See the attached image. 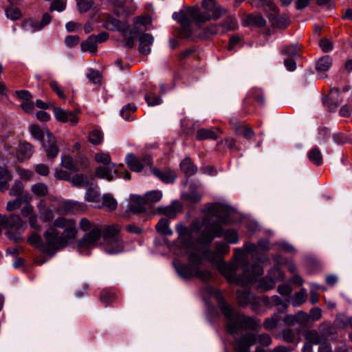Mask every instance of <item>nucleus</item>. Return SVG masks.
Here are the masks:
<instances>
[{
	"mask_svg": "<svg viewBox=\"0 0 352 352\" xmlns=\"http://www.w3.org/2000/svg\"><path fill=\"white\" fill-rule=\"evenodd\" d=\"M300 50V47L295 43L283 46L281 49V53L288 57L296 58L299 56Z\"/></svg>",
	"mask_w": 352,
	"mask_h": 352,
	"instance_id": "33",
	"label": "nucleus"
},
{
	"mask_svg": "<svg viewBox=\"0 0 352 352\" xmlns=\"http://www.w3.org/2000/svg\"><path fill=\"white\" fill-rule=\"evenodd\" d=\"M257 342L262 346H267L272 344V340L270 336L267 333L256 335L247 333L238 338H235L232 345L236 352H250L251 346Z\"/></svg>",
	"mask_w": 352,
	"mask_h": 352,
	"instance_id": "7",
	"label": "nucleus"
},
{
	"mask_svg": "<svg viewBox=\"0 0 352 352\" xmlns=\"http://www.w3.org/2000/svg\"><path fill=\"white\" fill-rule=\"evenodd\" d=\"M136 110V107L131 104H128L122 107L120 111V116L125 120H129L131 112H134Z\"/></svg>",
	"mask_w": 352,
	"mask_h": 352,
	"instance_id": "62",
	"label": "nucleus"
},
{
	"mask_svg": "<svg viewBox=\"0 0 352 352\" xmlns=\"http://www.w3.org/2000/svg\"><path fill=\"white\" fill-rule=\"evenodd\" d=\"M51 21L52 16L48 13H45L43 15L41 21L33 19L25 20L22 24V28L25 31L33 33L42 30L45 26L48 25Z\"/></svg>",
	"mask_w": 352,
	"mask_h": 352,
	"instance_id": "12",
	"label": "nucleus"
},
{
	"mask_svg": "<svg viewBox=\"0 0 352 352\" xmlns=\"http://www.w3.org/2000/svg\"><path fill=\"white\" fill-rule=\"evenodd\" d=\"M181 170L187 175H192L197 171V167L194 166L191 160L185 158L180 164Z\"/></svg>",
	"mask_w": 352,
	"mask_h": 352,
	"instance_id": "34",
	"label": "nucleus"
},
{
	"mask_svg": "<svg viewBox=\"0 0 352 352\" xmlns=\"http://www.w3.org/2000/svg\"><path fill=\"white\" fill-rule=\"evenodd\" d=\"M237 300L239 305L242 307H247L250 305L251 309L254 312L259 311L260 300L258 296L251 294L249 291L237 292Z\"/></svg>",
	"mask_w": 352,
	"mask_h": 352,
	"instance_id": "9",
	"label": "nucleus"
},
{
	"mask_svg": "<svg viewBox=\"0 0 352 352\" xmlns=\"http://www.w3.org/2000/svg\"><path fill=\"white\" fill-rule=\"evenodd\" d=\"M124 36L123 45L129 48L133 47L135 40V36L138 34L137 28L135 26L133 28L128 31L127 28L122 32Z\"/></svg>",
	"mask_w": 352,
	"mask_h": 352,
	"instance_id": "26",
	"label": "nucleus"
},
{
	"mask_svg": "<svg viewBox=\"0 0 352 352\" xmlns=\"http://www.w3.org/2000/svg\"><path fill=\"white\" fill-rule=\"evenodd\" d=\"M196 139L197 140H216L217 135L212 129L202 128L197 131Z\"/></svg>",
	"mask_w": 352,
	"mask_h": 352,
	"instance_id": "32",
	"label": "nucleus"
},
{
	"mask_svg": "<svg viewBox=\"0 0 352 352\" xmlns=\"http://www.w3.org/2000/svg\"><path fill=\"white\" fill-rule=\"evenodd\" d=\"M306 340L311 344H321L325 341L324 335L319 333L315 330L309 331L305 335Z\"/></svg>",
	"mask_w": 352,
	"mask_h": 352,
	"instance_id": "29",
	"label": "nucleus"
},
{
	"mask_svg": "<svg viewBox=\"0 0 352 352\" xmlns=\"http://www.w3.org/2000/svg\"><path fill=\"white\" fill-rule=\"evenodd\" d=\"M102 250L108 254H118L124 250V241L122 238L109 239L103 243Z\"/></svg>",
	"mask_w": 352,
	"mask_h": 352,
	"instance_id": "14",
	"label": "nucleus"
},
{
	"mask_svg": "<svg viewBox=\"0 0 352 352\" xmlns=\"http://www.w3.org/2000/svg\"><path fill=\"white\" fill-rule=\"evenodd\" d=\"M102 206L109 211L114 210L117 207L116 200L109 195H105L102 199Z\"/></svg>",
	"mask_w": 352,
	"mask_h": 352,
	"instance_id": "47",
	"label": "nucleus"
},
{
	"mask_svg": "<svg viewBox=\"0 0 352 352\" xmlns=\"http://www.w3.org/2000/svg\"><path fill=\"white\" fill-rule=\"evenodd\" d=\"M267 3L273 12L269 16V19L272 25L278 28H285L289 23L288 16L285 14H278L276 6L271 1H268Z\"/></svg>",
	"mask_w": 352,
	"mask_h": 352,
	"instance_id": "11",
	"label": "nucleus"
},
{
	"mask_svg": "<svg viewBox=\"0 0 352 352\" xmlns=\"http://www.w3.org/2000/svg\"><path fill=\"white\" fill-rule=\"evenodd\" d=\"M41 142L44 149L47 147H49V146L57 143V140L56 137L51 132H50L48 130H46L45 136L41 140Z\"/></svg>",
	"mask_w": 352,
	"mask_h": 352,
	"instance_id": "49",
	"label": "nucleus"
},
{
	"mask_svg": "<svg viewBox=\"0 0 352 352\" xmlns=\"http://www.w3.org/2000/svg\"><path fill=\"white\" fill-rule=\"evenodd\" d=\"M271 301L274 306L278 307L280 311H284L288 306V302L283 300L278 296H273Z\"/></svg>",
	"mask_w": 352,
	"mask_h": 352,
	"instance_id": "57",
	"label": "nucleus"
},
{
	"mask_svg": "<svg viewBox=\"0 0 352 352\" xmlns=\"http://www.w3.org/2000/svg\"><path fill=\"white\" fill-rule=\"evenodd\" d=\"M33 154V146L28 142H23L20 144L17 152V156L20 160H25L30 159Z\"/></svg>",
	"mask_w": 352,
	"mask_h": 352,
	"instance_id": "24",
	"label": "nucleus"
},
{
	"mask_svg": "<svg viewBox=\"0 0 352 352\" xmlns=\"http://www.w3.org/2000/svg\"><path fill=\"white\" fill-rule=\"evenodd\" d=\"M30 131L32 137L37 140L41 141L45 136V131H43L37 125L31 126L30 127Z\"/></svg>",
	"mask_w": 352,
	"mask_h": 352,
	"instance_id": "61",
	"label": "nucleus"
},
{
	"mask_svg": "<svg viewBox=\"0 0 352 352\" xmlns=\"http://www.w3.org/2000/svg\"><path fill=\"white\" fill-rule=\"evenodd\" d=\"M234 209L221 204H212L207 208V214L203 218L204 227L199 241L204 245H209L214 237L224 236L228 243L236 244L239 241L238 233L234 229L223 230V224L228 223V217Z\"/></svg>",
	"mask_w": 352,
	"mask_h": 352,
	"instance_id": "2",
	"label": "nucleus"
},
{
	"mask_svg": "<svg viewBox=\"0 0 352 352\" xmlns=\"http://www.w3.org/2000/svg\"><path fill=\"white\" fill-rule=\"evenodd\" d=\"M77 7L80 12H85L93 9L94 3L92 0H78Z\"/></svg>",
	"mask_w": 352,
	"mask_h": 352,
	"instance_id": "51",
	"label": "nucleus"
},
{
	"mask_svg": "<svg viewBox=\"0 0 352 352\" xmlns=\"http://www.w3.org/2000/svg\"><path fill=\"white\" fill-rule=\"evenodd\" d=\"M116 299V295L114 293L109 290H103L101 292L100 300L102 303L108 305L113 302Z\"/></svg>",
	"mask_w": 352,
	"mask_h": 352,
	"instance_id": "59",
	"label": "nucleus"
},
{
	"mask_svg": "<svg viewBox=\"0 0 352 352\" xmlns=\"http://www.w3.org/2000/svg\"><path fill=\"white\" fill-rule=\"evenodd\" d=\"M169 223L170 221L168 219H161L155 226V228L158 233L162 235L171 236L173 234V232L169 227Z\"/></svg>",
	"mask_w": 352,
	"mask_h": 352,
	"instance_id": "27",
	"label": "nucleus"
},
{
	"mask_svg": "<svg viewBox=\"0 0 352 352\" xmlns=\"http://www.w3.org/2000/svg\"><path fill=\"white\" fill-rule=\"evenodd\" d=\"M145 100L148 106L159 105L162 102L161 98L154 94H146L145 96Z\"/></svg>",
	"mask_w": 352,
	"mask_h": 352,
	"instance_id": "63",
	"label": "nucleus"
},
{
	"mask_svg": "<svg viewBox=\"0 0 352 352\" xmlns=\"http://www.w3.org/2000/svg\"><path fill=\"white\" fill-rule=\"evenodd\" d=\"M24 186L21 181L16 180L14 182V185L10 190V196H20L23 191Z\"/></svg>",
	"mask_w": 352,
	"mask_h": 352,
	"instance_id": "54",
	"label": "nucleus"
},
{
	"mask_svg": "<svg viewBox=\"0 0 352 352\" xmlns=\"http://www.w3.org/2000/svg\"><path fill=\"white\" fill-rule=\"evenodd\" d=\"M106 28L111 30L123 32L127 28V25L118 19L111 18L106 23Z\"/></svg>",
	"mask_w": 352,
	"mask_h": 352,
	"instance_id": "36",
	"label": "nucleus"
},
{
	"mask_svg": "<svg viewBox=\"0 0 352 352\" xmlns=\"http://www.w3.org/2000/svg\"><path fill=\"white\" fill-rule=\"evenodd\" d=\"M308 158L314 164L320 166L322 164V155L318 148H314L308 153Z\"/></svg>",
	"mask_w": 352,
	"mask_h": 352,
	"instance_id": "38",
	"label": "nucleus"
},
{
	"mask_svg": "<svg viewBox=\"0 0 352 352\" xmlns=\"http://www.w3.org/2000/svg\"><path fill=\"white\" fill-rule=\"evenodd\" d=\"M307 300V293L305 289L296 292L292 300V304L294 307H297L304 303Z\"/></svg>",
	"mask_w": 352,
	"mask_h": 352,
	"instance_id": "45",
	"label": "nucleus"
},
{
	"mask_svg": "<svg viewBox=\"0 0 352 352\" xmlns=\"http://www.w3.org/2000/svg\"><path fill=\"white\" fill-rule=\"evenodd\" d=\"M214 251L206 250L204 252V256L218 267L230 283L247 286L263 275V267L258 264L250 265L245 260V253L241 249L234 250L236 261L228 264L226 263L221 257L229 252V245L224 242H217Z\"/></svg>",
	"mask_w": 352,
	"mask_h": 352,
	"instance_id": "1",
	"label": "nucleus"
},
{
	"mask_svg": "<svg viewBox=\"0 0 352 352\" xmlns=\"http://www.w3.org/2000/svg\"><path fill=\"white\" fill-rule=\"evenodd\" d=\"M342 102L340 98V91L337 88H332L329 95L328 107L329 110L334 111Z\"/></svg>",
	"mask_w": 352,
	"mask_h": 352,
	"instance_id": "23",
	"label": "nucleus"
},
{
	"mask_svg": "<svg viewBox=\"0 0 352 352\" xmlns=\"http://www.w3.org/2000/svg\"><path fill=\"white\" fill-rule=\"evenodd\" d=\"M138 41L140 52L143 55H148L151 51V46L153 43V36L148 33H144L139 36Z\"/></svg>",
	"mask_w": 352,
	"mask_h": 352,
	"instance_id": "17",
	"label": "nucleus"
},
{
	"mask_svg": "<svg viewBox=\"0 0 352 352\" xmlns=\"http://www.w3.org/2000/svg\"><path fill=\"white\" fill-rule=\"evenodd\" d=\"M89 140L93 144H100L103 140V133L99 129L93 130L89 135Z\"/></svg>",
	"mask_w": 352,
	"mask_h": 352,
	"instance_id": "48",
	"label": "nucleus"
},
{
	"mask_svg": "<svg viewBox=\"0 0 352 352\" xmlns=\"http://www.w3.org/2000/svg\"><path fill=\"white\" fill-rule=\"evenodd\" d=\"M125 162L129 168L134 172H140L143 168L152 164V160L150 155H144L141 160L133 153H128L125 157Z\"/></svg>",
	"mask_w": 352,
	"mask_h": 352,
	"instance_id": "8",
	"label": "nucleus"
},
{
	"mask_svg": "<svg viewBox=\"0 0 352 352\" xmlns=\"http://www.w3.org/2000/svg\"><path fill=\"white\" fill-rule=\"evenodd\" d=\"M53 112L58 122H69L72 125H76L78 122V118L74 111H65L60 107H54Z\"/></svg>",
	"mask_w": 352,
	"mask_h": 352,
	"instance_id": "13",
	"label": "nucleus"
},
{
	"mask_svg": "<svg viewBox=\"0 0 352 352\" xmlns=\"http://www.w3.org/2000/svg\"><path fill=\"white\" fill-rule=\"evenodd\" d=\"M80 229L87 233L78 241L80 248H91L98 245L102 236V228L86 218L79 222Z\"/></svg>",
	"mask_w": 352,
	"mask_h": 352,
	"instance_id": "6",
	"label": "nucleus"
},
{
	"mask_svg": "<svg viewBox=\"0 0 352 352\" xmlns=\"http://www.w3.org/2000/svg\"><path fill=\"white\" fill-rule=\"evenodd\" d=\"M94 159L96 162L102 164L104 165H109L113 164L111 162V158L108 152L100 151L96 153Z\"/></svg>",
	"mask_w": 352,
	"mask_h": 352,
	"instance_id": "46",
	"label": "nucleus"
},
{
	"mask_svg": "<svg viewBox=\"0 0 352 352\" xmlns=\"http://www.w3.org/2000/svg\"><path fill=\"white\" fill-rule=\"evenodd\" d=\"M181 210V205L179 201H175L171 205L164 208V214L170 219H173L176 217L177 212Z\"/></svg>",
	"mask_w": 352,
	"mask_h": 352,
	"instance_id": "35",
	"label": "nucleus"
},
{
	"mask_svg": "<svg viewBox=\"0 0 352 352\" xmlns=\"http://www.w3.org/2000/svg\"><path fill=\"white\" fill-rule=\"evenodd\" d=\"M16 231L13 232L11 230H9L6 232V234L8 238L16 243H19L23 241V237L21 234L23 231H21L19 229H15Z\"/></svg>",
	"mask_w": 352,
	"mask_h": 352,
	"instance_id": "58",
	"label": "nucleus"
},
{
	"mask_svg": "<svg viewBox=\"0 0 352 352\" xmlns=\"http://www.w3.org/2000/svg\"><path fill=\"white\" fill-rule=\"evenodd\" d=\"M349 317L344 314H340L337 316L334 324L338 328L344 329L349 325Z\"/></svg>",
	"mask_w": 352,
	"mask_h": 352,
	"instance_id": "56",
	"label": "nucleus"
},
{
	"mask_svg": "<svg viewBox=\"0 0 352 352\" xmlns=\"http://www.w3.org/2000/svg\"><path fill=\"white\" fill-rule=\"evenodd\" d=\"M201 197V192L199 190L194 188L192 186H190L189 192L184 195V197L191 203L199 201Z\"/></svg>",
	"mask_w": 352,
	"mask_h": 352,
	"instance_id": "37",
	"label": "nucleus"
},
{
	"mask_svg": "<svg viewBox=\"0 0 352 352\" xmlns=\"http://www.w3.org/2000/svg\"><path fill=\"white\" fill-rule=\"evenodd\" d=\"M41 219L44 222H50L54 219V208L48 206L45 200L41 199L36 206Z\"/></svg>",
	"mask_w": 352,
	"mask_h": 352,
	"instance_id": "16",
	"label": "nucleus"
},
{
	"mask_svg": "<svg viewBox=\"0 0 352 352\" xmlns=\"http://www.w3.org/2000/svg\"><path fill=\"white\" fill-rule=\"evenodd\" d=\"M279 320L280 315L278 313H276L264 320L263 327L267 330L274 329L277 327Z\"/></svg>",
	"mask_w": 352,
	"mask_h": 352,
	"instance_id": "41",
	"label": "nucleus"
},
{
	"mask_svg": "<svg viewBox=\"0 0 352 352\" xmlns=\"http://www.w3.org/2000/svg\"><path fill=\"white\" fill-rule=\"evenodd\" d=\"M162 197V192L157 190L149 191L144 197H137L140 201H144L146 204L158 202Z\"/></svg>",
	"mask_w": 352,
	"mask_h": 352,
	"instance_id": "25",
	"label": "nucleus"
},
{
	"mask_svg": "<svg viewBox=\"0 0 352 352\" xmlns=\"http://www.w3.org/2000/svg\"><path fill=\"white\" fill-rule=\"evenodd\" d=\"M44 151L46 153L47 157L49 160H54L59 153L58 143L49 146V147L44 148Z\"/></svg>",
	"mask_w": 352,
	"mask_h": 352,
	"instance_id": "53",
	"label": "nucleus"
},
{
	"mask_svg": "<svg viewBox=\"0 0 352 352\" xmlns=\"http://www.w3.org/2000/svg\"><path fill=\"white\" fill-rule=\"evenodd\" d=\"M221 33V29L219 26V23L218 24H212L210 26L207 27L204 29L205 36L209 37L210 36H213L214 34H217Z\"/></svg>",
	"mask_w": 352,
	"mask_h": 352,
	"instance_id": "64",
	"label": "nucleus"
},
{
	"mask_svg": "<svg viewBox=\"0 0 352 352\" xmlns=\"http://www.w3.org/2000/svg\"><path fill=\"white\" fill-rule=\"evenodd\" d=\"M137 197L140 196L135 195L132 197V200L134 203L130 206L131 212L135 214L144 212L146 210L144 206L146 203L144 201H140Z\"/></svg>",
	"mask_w": 352,
	"mask_h": 352,
	"instance_id": "39",
	"label": "nucleus"
},
{
	"mask_svg": "<svg viewBox=\"0 0 352 352\" xmlns=\"http://www.w3.org/2000/svg\"><path fill=\"white\" fill-rule=\"evenodd\" d=\"M61 166L69 173H74L78 170L73 159L69 156L63 155L61 157Z\"/></svg>",
	"mask_w": 352,
	"mask_h": 352,
	"instance_id": "42",
	"label": "nucleus"
},
{
	"mask_svg": "<svg viewBox=\"0 0 352 352\" xmlns=\"http://www.w3.org/2000/svg\"><path fill=\"white\" fill-rule=\"evenodd\" d=\"M5 227L10 229H19L21 231H24L27 227V224L19 214H12L7 215Z\"/></svg>",
	"mask_w": 352,
	"mask_h": 352,
	"instance_id": "18",
	"label": "nucleus"
},
{
	"mask_svg": "<svg viewBox=\"0 0 352 352\" xmlns=\"http://www.w3.org/2000/svg\"><path fill=\"white\" fill-rule=\"evenodd\" d=\"M31 190L37 197H44L48 193V188L43 183H37L32 185Z\"/></svg>",
	"mask_w": 352,
	"mask_h": 352,
	"instance_id": "44",
	"label": "nucleus"
},
{
	"mask_svg": "<svg viewBox=\"0 0 352 352\" xmlns=\"http://www.w3.org/2000/svg\"><path fill=\"white\" fill-rule=\"evenodd\" d=\"M72 182L75 186H86L89 184L87 176L83 174H77L72 178Z\"/></svg>",
	"mask_w": 352,
	"mask_h": 352,
	"instance_id": "50",
	"label": "nucleus"
},
{
	"mask_svg": "<svg viewBox=\"0 0 352 352\" xmlns=\"http://www.w3.org/2000/svg\"><path fill=\"white\" fill-rule=\"evenodd\" d=\"M28 242L32 246L38 248L43 252L44 241L42 240L41 236L38 233H32L28 239Z\"/></svg>",
	"mask_w": 352,
	"mask_h": 352,
	"instance_id": "43",
	"label": "nucleus"
},
{
	"mask_svg": "<svg viewBox=\"0 0 352 352\" xmlns=\"http://www.w3.org/2000/svg\"><path fill=\"white\" fill-rule=\"evenodd\" d=\"M177 274L184 278H189L194 276L195 268L190 264H181L176 261L173 263Z\"/></svg>",
	"mask_w": 352,
	"mask_h": 352,
	"instance_id": "21",
	"label": "nucleus"
},
{
	"mask_svg": "<svg viewBox=\"0 0 352 352\" xmlns=\"http://www.w3.org/2000/svg\"><path fill=\"white\" fill-rule=\"evenodd\" d=\"M78 230L75 222L70 219L58 217L55 219L52 226L43 232L44 246L43 252L54 256L65 248L69 241L74 239Z\"/></svg>",
	"mask_w": 352,
	"mask_h": 352,
	"instance_id": "4",
	"label": "nucleus"
},
{
	"mask_svg": "<svg viewBox=\"0 0 352 352\" xmlns=\"http://www.w3.org/2000/svg\"><path fill=\"white\" fill-rule=\"evenodd\" d=\"M209 293L214 296L219 307L227 320V330L234 336L241 329L258 331L261 326L260 321L254 318L240 315L234 311L231 306L224 300L220 291L212 287L208 288Z\"/></svg>",
	"mask_w": 352,
	"mask_h": 352,
	"instance_id": "5",
	"label": "nucleus"
},
{
	"mask_svg": "<svg viewBox=\"0 0 352 352\" xmlns=\"http://www.w3.org/2000/svg\"><path fill=\"white\" fill-rule=\"evenodd\" d=\"M122 228L118 224L105 226L102 228V236L104 242L113 239H120L119 232Z\"/></svg>",
	"mask_w": 352,
	"mask_h": 352,
	"instance_id": "19",
	"label": "nucleus"
},
{
	"mask_svg": "<svg viewBox=\"0 0 352 352\" xmlns=\"http://www.w3.org/2000/svg\"><path fill=\"white\" fill-rule=\"evenodd\" d=\"M202 10L199 7H188L186 10L174 12L173 18L181 25V35L188 37L192 34V23L200 25L210 21H217L224 16L227 10L218 3L201 6Z\"/></svg>",
	"mask_w": 352,
	"mask_h": 352,
	"instance_id": "3",
	"label": "nucleus"
},
{
	"mask_svg": "<svg viewBox=\"0 0 352 352\" xmlns=\"http://www.w3.org/2000/svg\"><path fill=\"white\" fill-rule=\"evenodd\" d=\"M176 232L179 235L180 240L185 239L190 234V231L182 223H178L175 228Z\"/></svg>",
	"mask_w": 352,
	"mask_h": 352,
	"instance_id": "60",
	"label": "nucleus"
},
{
	"mask_svg": "<svg viewBox=\"0 0 352 352\" xmlns=\"http://www.w3.org/2000/svg\"><path fill=\"white\" fill-rule=\"evenodd\" d=\"M221 34H224L228 31L234 30L238 27V23L232 17H227L226 20L219 23Z\"/></svg>",
	"mask_w": 352,
	"mask_h": 352,
	"instance_id": "31",
	"label": "nucleus"
},
{
	"mask_svg": "<svg viewBox=\"0 0 352 352\" xmlns=\"http://www.w3.org/2000/svg\"><path fill=\"white\" fill-rule=\"evenodd\" d=\"M12 179L10 171L6 166H0V191L4 192L9 188V182Z\"/></svg>",
	"mask_w": 352,
	"mask_h": 352,
	"instance_id": "22",
	"label": "nucleus"
},
{
	"mask_svg": "<svg viewBox=\"0 0 352 352\" xmlns=\"http://www.w3.org/2000/svg\"><path fill=\"white\" fill-rule=\"evenodd\" d=\"M194 276L200 279L203 282H207L211 278V273L209 270H201L199 267H196Z\"/></svg>",
	"mask_w": 352,
	"mask_h": 352,
	"instance_id": "52",
	"label": "nucleus"
},
{
	"mask_svg": "<svg viewBox=\"0 0 352 352\" xmlns=\"http://www.w3.org/2000/svg\"><path fill=\"white\" fill-rule=\"evenodd\" d=\"M332 65V59L329 56H324L320 58L316 64V69L320 72H326Z\"/></svg>",
	"mask_w": 352,
	"mask_h": 352,
	"instance_id": "40",
	"label": "nucleus"
},
{
	"mask_svg": "<svg viewBox=\"0 0 352 352\" xmlns=\"http://www.w3.org/2000/svg\"><path fill=\"white\" fill-rule=\"evenodd\" d=\"M154 174L162 182L167 184L173 183L176 177L175 173L170 170H166L164 171L155 170Z\"/></svg>",
	"mask_w": 352,
	"mask_h": 352,
	"instance_id": "30",
	"label": "nucleus"
},
{
	"mask_svg": "<svg viewBox=\"0 0 352 352\" xmlns=\"http://www.w3.org/2000/svg\"><path fill=\"white\" fill-rule=\"evenodd\" d=\"M236 132L237 134L243 136L246 139H251L254 135V133L251 128L243 125L239 126L236 129Z\"/></svg>",
	"mask_w": 352,
	"mask_h": 352,
	"instance_id": "55",
	"label": "nucleus"
},
{
	"mask_svg": "<svg viewBox=\"0 0 352 352\" xmlns=\"http://www.w3.org/2000/svg\"><path fill=\"white\" fill-rule=\"evenodd\" d=\"M119 168H116V164L104 165V166H99L96 169V177L111 181L118 174Z\"/></svg>",
	"mask_w": 352,
	"mask_h": 352,
	"instance_id": "15",
	"label": "nucleus"
},
{
	"mask_svg": "<svg viewBox=\"0 0 352 352\" xmlns=\"http://www.w3.org/2000/svg\"><path fill=\"white\" fill-rule=\"evenodd\" d=\"M283 272L278 268H274L270 272L269 276L260 280L258 287L262 291L267 292L274 288L276 282L283 279Z\"/></svg>",
	"mask_w": 352,
	"mask_h": 352,
	"instance_id": "10",
	"label": "nucleus"
},
{
	"mask_svg": "<svg viewBox=\"0 0 352 352\" xmlns=\"http://www.w3.org/2000/svg\"><path fill=\"white\" fill-rule=\"evenodd\" d=\"M308 320V316L302 311H298L296 314H287L283 318V322L288 326H294L297 323H303Z\"/></svg>",
	"mask_w": 352,
	"mask_h": 352,
	"instance_id": "20",
	"label": "nucleus"
},
{
	"mask_svg": "<svg viewBox=\"0 0 352 352\" xmlns=\"http://www.w3.org/2000/svg\"><path fill=\"white\" fill-rule=\"evenodd\" d=\"M82 51H89L91 53H96L97 50V43L95 35L89 36L87 39L80 44Z\"/></svg>",
	"mask_w": 352,
	"mask_h": 352,
	"instance_id": "28",
	"label": "nucleus"
}]
</instances>
